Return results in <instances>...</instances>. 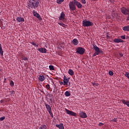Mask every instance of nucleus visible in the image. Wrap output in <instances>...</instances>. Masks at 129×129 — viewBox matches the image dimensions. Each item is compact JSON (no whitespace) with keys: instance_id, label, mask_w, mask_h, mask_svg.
Segmentation results:
<instances>
[{"instance_id":"nucleus-1","label":"nucleus","mask_w":129,"mask_h":129,"mask_svg":"<svg viewBox=\"0 0 129 129\" xmlns=\"http://www.w3.org/2000/svg\"><path fill=\"white\" fill-rule=\"evenodd\" d=\"M38 6L39 0H29L28 4V8H31V9L38 8Z\"/></svg>"},{"instance_id":"nucleus-2","label":"nucleus","mask_w":129,"mask_h":129,"mask_svg":"<svg viewBox=\"0 0 129 129\" xmlns=\"http://www.w3.org/2000/svg\"><path fill=\"white\" fill-rule=\"evenodd\" d=\"M93 48L96 52H95L93 54V57H95V56H96L97 55H99L100 53H101V52H102V51L100 50L99 47H97V45H93Z\"/></svg>"},{"instance_id":"nucleus-3","label":"nucleus","mask_w":129,"mask_h":129,"mask_svg":"<svg viewBox=\"0 0 129 129\" xmlns=\"http://www.w3.org/2000/svg\"><path fill=\"white\" fill-rule=\"evenodd\" d=\"M82 25L83 27H90L93 25V23L91 21L84 20L83 21Z\"/></svg>"},{"instance_id":"nucleus-4","label":"nucleus","mask_w":129,"mask_h":129,"mask_svg":"<svg viewBox=\"0 0 129 129\" xmlns=\"http://www.w3.org/2000/svg\"><path fill=\"white\" fill-rule=\"evenodd\" d=\"M45 107L46 108V110L49 112L50 116L51 117H54V116L53 115V113H52V108H51V106L48 104H45Z\"/></svg>"},{"instance_id":"nucleus-5","label":"nucleus","mask_w":129,"mask_h":129,"mask_svg":"<svg viewBox=\"0 0 129 129\" xmlns=\"http://www.w3.org/2000/svg\"><path fill=\"white\" fill-rule=\"evenodd\" d=\"M69 6L71 11H75V10H76V5H75V4H74L73 2H71Z\"/></svg>"},{"instance_id":"nucleus-6","label":"nucleus","mask_w":129,"mask_h":129,"mask_svg":"<svg viewBox=\"0 0 129 129\" xmlns=\"http://www.w3.org/2000/svg\"><path fill=\"white\" fill-rule=\"evenodd\" d=\"M64 110L66 113H67V114H69V115H72L73 116H76V115H77V114H76V113L72 111H70L66 108H64Z\"/></svg>"},{"instance_id":"nucleus-7","label":"nucleus","mask_w":129,"mask_h":129,"mask_svg":"<svg viewBox=\"0 0 129 129\" xmlns=\"http://www.w3.org/2000/svg\"><path fill=\"white\" fill-rule=\"evenodd\" d=\"M120 11L122 14L123 15H128L129 14V9H126L125 8L122 7L120 9Z\"/></svg>"},{"instance_id":"nucleus-8","label":"nucleus","mask_w":129,"mask_h":129,"mask_svg":"<svg viewBox=\"0 0 129 129\" xmlns=\"http://www.w3.org/2000/svg\"><path fill=\"white\" fill-rule=\"evenodd\" d=\"M84 49L82 47H79L77 49V52L80 54V55H83V54H84Z\"/></svg>"},{"instance_id":"nucleus-9","label":"nucleus","mask_w":129,"mask_h":129,"mask_svg":"<svg viewBox=\"0 0 129 129\" xmlns=\"http://www.w3.org/2000/svg\"><path fill=\"white\" fill-rule=\"evenodd\" d=\"M74 3L76 6H77L78 9H81L82 8V5L80 2H78L76 0H74Z\"/></svg>"},{"instance_id":"nucleus-10","label":"nucleus","mask_w":129,"mask_h":129,"mask_svg":"<svg viewBox=\"0 0 129 129\" xmlns=\"http://www.w3.org/2000/svg\"><path fill=\"white\" fill-rule=\"evenodd\" d=\"M80 117L82 118H86L87 117V114L84 112L81 111L79 113Z\"/></svg>"},{"instance_id":"nucleus-11","label":"nucleus","mask_w":129,"mask_h":129,"mask_svg":"<svg viewBox=\"0 0 129 129\" xmlns=\"http://www.w3.org/2000/svg\"><path fill=\"white\" fill-rule=\"evenodd\" d=\"M33 16L34 17H36V18H37L38 20H41L42 19L40 15L38 14V13H37V12H36L35 10L33 11Z\"/></svg>"},{"instance_id":"nucleus-12","label":"nucleus","mask_w":129,"mask_h":129,"mask_svg":"<svg viewBox=\"0 0 129 129\" xmlns=\"http://www.w3.org/2000/svg\"><path fill=\"white\" fill-rule=\"evenodd\" d=\"M69 78L66 77V76L63 77V85H68V82H69Z\"/></svg>"},{"instance_id":"nucleus-13","label":"nucleus","mask_w":129,"mask_h":129,"mask_svg":"<svg viewBox=\"0 0 129 129\" xmlns=\"http://www.w3.org/2000/svg\"><path fill=\"white\" fill-rule=\"evenodd\" d=\"M113 42L114 43H123V40L121 39H119V38H115L114 40H113Z\"/></svg>"},{"instance_id":"nucleus-14","label":"nucleus","mask_w":129,"mask_h":129,"mask_svg":"<svg viewBox=\"0 0 129 129\" xmlns=\"http://www.w3.org/2000/svg\"><path fill=\"white\" fill-rule=\"evenodd\" d=\"M38 51H39V52H40V53H47V49L44 48H38Z\"/></svg>"},{"instance_id":"nucleus-15","label":"nucleus","mask_w":129,"mask_h":129,"mask_svg":"<svg viewBox=\"0 0 129 129\" xmlns=\"http://www.w3.org/2000/svg\"><path fill=\"white\" fill-rule=\"evenodd\" d=\"M60 21H63L65 19V14L64 12H61L60 14V16L58 18Z\"/></svg>"},{"instance_id":"nucleus-16","label":"nucleus","mask_w":129,"mask_h":129,"mask_svg":"<svg viewBox=\"0 0 129 129\" xmlns=\"http://www.w3.org/2000/svg\"><path fill=\"white\" fill-rule=\"evenodd\" d=\"M16 20L18 22V23H21L22 22H25V19L20 17H17Z\"/></svg>"},{"instance_id":"nucleus-17","label":"nucleus","mask_w":129,"mask_h":129,"mask_svg":"<svg viewBox=\"0 0 129 129\" xmlns=\"http://www.w3.org/2000/svg\"><path fill=\"white\" fill-rule=\"evenodd\" d=\"M121 102L123 104H125V105H127L128 107H129V101L127 100H125L124 99L121 100Z\"/></svg>"},{"instance_id":"nucleus-18","label":"nucleus","mask_w":129,"mask_h":129,"mask_svg":"<svg viewBox=\"0 0 129 129\" xmlns=\"http://www.w3.org/2000/svg\"><path fill=\"white\" fill-rule=\"evenodd\" d=\"M55 126L56 127H58V128L59 129H64V125L63 124V123H60L59 124H56Z\"/></svg>"},{"instance_id":"nucleus-19","label":"nucleus","mask_w":129,"mask_h":129,"mask_svg":"<svg viewBox=\"0 0 129 129\" xmlns=\"http://www.w3.org/2000/svg\"><path fill=\"white\" fill-rule=\"evenodd\" d=\"M38 79L41 82H43L45 80V77L44 76H39Z\"/></svg>"},{"instance_id":"nucleus-20","label":"nucleus","mask_w":129,"mask_h":129,"mask_svg":"<svg viewBox=\"0 0 129 129\" xmlns=\"http://www.w3.org/2000/svg\"><path fill=\"white\" fill-rule=\"evenodd\" d=\"M68 73L71 76H73L74 75V71L72 70V69H70L68 71Z\"/></svg>"},{"instance_id":"nucleus-21","label":"nucleus","mask_w":129,"mask_h":129,"mask_svg":"<svg viewBox=\"0 0 129 129\" xmlns=\"http://www.w3.org/2000/svg\"><path fill=\"white\" fill-rule=\"evenodd\" d=\"M72 43L75 45H78V43H79L78 40H77V39H74L73 40Z\"/></svg>"},{"instance_id":"nucleus-22","label":"nucleus","mask_w":129,"mask_h":129,"mask_svg":"<svg viewBox=\"0 0 129 129\" xmlns=\"http://www.w3.org/2000/svg\"><path fill=\"white\" fill-rule=\"evenodd\" d=\"M122 30H123V31H127V32H129V26H124L122 28Z\"/></svg>"},{"instance_id":"nucleus-23","label":"nucleus","mask_w":129,"mask_h":129,"mask_svg":"<svg viewBox=\"0 0 129 129\" xmlns=\"http://www.w3.org/2000/svg\"><path fill=\"white\" fill-rule=\"evenodd\" d=\"M0 54L1 55H4V51H3V47H2V44L0 43Z\"/></svg>"},{"instance_id":"nucleus-24","label":"nucleus","mask_w":129,"mask_h":129,"mask_svg":"<svg viewBox=\"0 0 129 129\" xmlns=\"http://www.w3.org/2000/svg\"><path fill=\"white\" fill-rule=\"evenodd\" d=\"M65 95L67 97L70 96V95H71L70 92H69V91H66Z\"/></svg>"},{"instance_id":"nucleus-25","label":"nucleus","mask_w":129,"mask_h":129,"mask_svg":"<svg viewBox=\"0 0 129 129\" xmlns=\"http://www.w3.org/2000/svg\"><path fill=\"white\" fill-rule=\"evenodd\" d=\"M49 70H54V66L52 65H50L49 66Z\"/></svg>"},{"instance_id":"nucleus-26","label":"nucleus","mask_w":129,"mask_h":129,"mask_svg":"<svg viewBox=\"0 0 129 129\" xmlns=\"http://www.w3.org/2000/svg\"><path fill=\"white\" fill-rule=\"evenodd\" d=\"M58 25H59L60 26H61V27H65V24H64L62 22H58Z\"/></svg>"},{"instance_id":"nucleus-27","label":"nucleus","mask_w":129,"mask_h":129,"mask_svg":"<svg viewBox=\"0 0 129 129\" xmlns=\"http://www.w3.org/2000/svg\"><path fill=\"white\" fill-rule=\"evenodd\" d=\"M47 128V126H46V125H42L39 129H46Z\"/></svg>"},{"instance_id":"nucleus-28","label":"nucleus","mask_w":129,"mask_h":129,"mask_svg":"<svg viewBox=\"0 0 129 129\" xmlns=\"http://www.w3.org/2000/svg\"><path fill=\"white\" fill-rule=\"evenodd\" d=\"M46 88H47V89H48V90H50V89H51V87H50V85L49 84L46 85Z\"/></svg>"},{"instance_id":"nucleus-29","label":"nucleus","mask_w":129,"mask_h":129,"mask_svg":"<svg viewBox=\"0 0 129 129\" xmlns=\"http://www.w3.org/2000/svg\"><path fill=\"white\" fill-rule=\"evenodd\" d=\"M64 0H57V4H62Z\"/></svg>"},{"instance_id":"nucleus-30","label":"nucleus","mask_w":129,"mask_h":129,"mask_svg":"<svg viewBox=\"0 0 129 129\" xmlns=\"http://www.w3.org/2000/svg\"><path fill=\"white\" fill-rule=\"evenodd\" d=\"M124 76H125V77H127V78L128 79V78H129V73L128 72H126L125 74H124Z\"/></svg>"},{"instance_id":"nucleus-31","label":"nucleus","mask_w":129,"mask_h":129,"mask_svg":"<svg viewBox=\"0 0 129 129\" xmlns=\"http://www.w3.org/2000/svg\"><path fill=\"white\" fill-rule=\"evenodd\" d=\"M10 85L11 86H14V85H15V83H14V81H10Z\"/></svg>"},{"instance_id":"nucleus-32","label":"nucleus","mask_w":129,"mask_h":129,"mask_svg":"<svg viewBox=\"0 0 129 129\" xmlns=\"http://www.w3.org/2000/svg\"><path fill=\"white\" fill-rule=\"evenodd\" d=\"M9 92L11 95L15 94V91H14V90H12L11 91H10Z\"/></svg>"},{"instance_id":"nucleus-33","label":"nucleus","mask_w":129,"mask_h":129,"mask_svg":"<svg viewBox=\"0 0 129 129\" xmlns=\"http://www.w3.org/2000/svg\"><path fill=\"white\" fill-rule=\"evenodd\" d=\"M121 39H122L123 40H125V35H121L120 36Z\"/></svg>"},{"instance_id":"nucleus-34","label":"nucleus","mask_w":129,"mask_h":129,"mask_svg":"<svg viewBox=\"0 0 129 129\" xmlns=\"http://www.w3.org/2000/svg\"><path fill=\"white\" fill-rule=\"evenodd\" d=\"M31 44H32V45H33V46H35V47H38V45H37V44H36V43H35V42H31Z\"/></svg>"},{"instance_id":"nucleus-35","label":"nucleus","mask_w":129,"mask_h":129,"mask_svg":"<svg viewBox=\"0 0 129 129\" xmlns=\"http://www.w3.org/2000/svg\"><path fill=\"white\" fill-rule=\"evenodd\" d=\"M6 118V117L3 116L0 118V121H3Z\"/></svg>"},{"instance_id":"nucleus-36","label":"nucleus","mask_w":129,"mask_h":129,"mask_svg":"<svg viewBox=\"0 0 129 129\" xmlns=\"http://www.w3.org/2000/svg\"><path fill=\"white\" fill-rule=\"evenodd\" d=\"M109 74L111 76H112V75H113V72L111 71L109 72Z\"/></svg>"},{"instance_id":"nucleus-37","label":"nucleus","mask_w":129,"mask_h":129,"mask_svg":"<svg viewBox=\"0 0 129 129\" xmlns=\"http://www.w3.org/2000/svg\"><path fill=\"white\" fill-rule=\"evenodd\" d=\"M123 56V54L121 53H119V58H121Z\"/></svg>"},{"instance_id":"nucleus-38","label":"nucleus","mask_w":129,"mask_h":129,"mask_svg":"<svg viewBox=\"0 0 129 129\" xmlns=\"http://www.w3.org/2000/svg\"><path fill=\"white\" fill-rule=\"evenodd\" d=\"M81 2L82 4H84V5H85V4H86V1L85 0H81Z\"/></svg>"},{"instance_id":"nucleus-39","label":"nucleus","mask_w":129,"mask_h":129,"mask_svg":"<svg viewBox=\"0 0 129 129\" xmlns=\"http://www.w3.org/2000/svg\"><path fill=\"white\" fill-rule=\"evenodd\" d=\"M22 60H24V61L28 60V57H25L24 58H22Z\"/></svg>"},{"instance_id":"nucleus-40","label":"nucleus","mask_w":129,"mask_h":129,"mask_svg":"<svg viewBox=\"0 0 129 129\" xmlns=\"http://www.w3.org/2000/svg\"><path fill=\"white\" fill-rule=\"evenodd\" d=\"M98 125L99 126H101V125H103V123H101V122H100L98 124Z\"/></svg>"},{"instance_id":"nucleus-41","label":"nucleus","mask_w":129,"mask_h":129,"mask_svg":"<svg viewBox=\"0 0 129 129\" xmlns=\"http://www.w3.org/2000/svg\"><path fill=\"white\" fill-rule=\"evenodd\" d=\"M93 86H98V84L93 83Z\"/></svg>"},{"instance_id":"nucleus-42","label":"nucleus","mask_w":129,"mask_h":129,"mask_svg":"<svg viewBox=\"0 0 129 129\" xmlns=\"http://www.w3.org/2000/svg\"><path fill=\"white\" fill-rule=\"evenodd\" d=\"M106 19H110V16H107Z\"/></svg>"},{"instance_id":"nucleus-43","label":"nucleus","mask_w":129,"mask_h":129,"mask_svg":"<svg viewBox=\"0 0 129 129\" xmlns=\"http://www.w3.org/2000/svg\"><path fill=\"white\" fill-rule=\"evenodd\" d=\"M113 121H115V120H113Z\"/></svg>"},{"instance_id":"nucleus-44","label":"nucleus","mask_w":129,"mask_h":129,"mask_svg":"<svg viewBox=\"0 0 129 129\" xmlns=\"http://www.w3.org/2000/svg\"><path fill=\"white\" fill-rule=\"evenodd\" d=\"M113 121H115V120H113Z\"/></svg>"},{"instance_id":"nucleus-45","label":"nucleus","mask_w":129,"mask_h":129,"mask_svg":"<svg viewBox=\"0 0 129 129\" xmlns=\"http://www.w3.org/2000/svg\"><path fill=\"white\" fill-rule=\"evenodd\" d=\"M128 79H129V77H128Z\"/></svg>"}]
</instances>
